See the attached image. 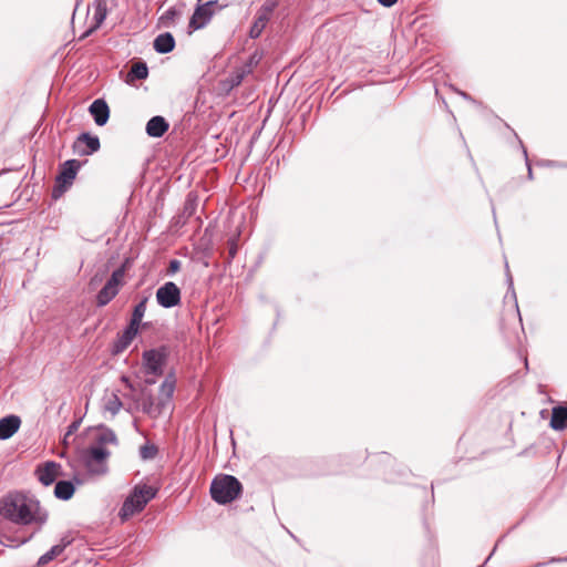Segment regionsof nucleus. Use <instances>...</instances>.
Listing matches in <instances>:
<instances>
[{"label":"nucleus","instance_id":"obj_1","mask_svg":"<svg viewBox=\"0 0 567 567\" xmlns=\"http://www.w3.org/2000/svg\"><path fill=\"white\" fill-rule=\"evenodd\" d=\"M0 514L17 525L38 524L39 528L48 520V513L40 502L25 493H9L0 501Z\"/></svg>","mask_w":567,"mask_h":567},{"label":"nucleus","instance_id":"obj_2","mask_svg":"<svg viewBox=\"0 0 567 567\" xmlns=\"http://www.w3.org/2000/svg\"><path fill=\"white\" fill-rule=\"evenodd\" d=\"M241 492L240 482L233 475L216 476L210 484L212 498L221 505L235 501Z\"/></svg>","mask_w":567,"mask_h":567},{"label":"nucleus","instance_id":"obj_3","mask_svg":"<svg viewBox=\"0 0 567 567\" xmlns=\"http://www.w3.org/2000/svg\"><path fill=\"white\" fill-rule=\"evenodd\" d=\"M157 488L148 485L135 486L133 492L125 498L120 509V517L125 520L135 513L142 512L147 503L155 498Z\"/></svg>","mask_w":567,"mask_h":567},{"label":"nucleus","instance_id":"obj_4","mask_svg":"<svg viewBox=\"0 0 567 567\" xmlns=\"http://www.w3.org/2000/svg\"><path fill=\"white\" fill-rule=\"evenodd\" d=\"M125 266L116 268L105 285L96 295V306L104 307L110 303L120 292V288L124 282Z\"/></svg>","mask_w":567,"mask_h":567},{"label":"nucleus","instance_id":"obj_5","mask_svg":"<svg viewBox=\"0 0 567 567\" xmlns=\"http://www.w3.org/2000/svg\"><path fill=\"white\" fill-rule=\"evenodd\" d=\"M169 355V350L166 346H161L155 349L145 350L142 354L143 367L146 374L159 377L163 374V367Z\"/></svg>","mask_w":567,"mask_h":567},{"label":"nucleus","instance_id":"obj_6","mask_svg":"<svg viewBox=\"0 0 567 567\" xmlns=\"http://www.w3.org/2000/svg\"><path fill=\"white\" fill-rule=\"evenodd\" d=\"M80 168L81 163L78 159H68L63 163L56 176V185L52 190L54 199L59 198L72 185Z\"/></svg>","mask_w":567,"mask_h":567},{"label":"nucleus","instance_id":"obj_7","mask_svg":"<svg viewBox=\"0 0 567 567\" xmlns=\"http://www.w3.org/2000/svg\"><path fill=\"white\" fill-rule=\"evenodd\" d=\"M110 451L101 445H91L83 453L85 466L92 473L104 474L106 472L105 461L110 456Z\"/></svg>","mask_w":567,"mask_h":567},{"label":"nucleus","instance_id":"obj_8","mask_svg":"<svg viewBox=\"0 0 567 567\" xmlns=\"http://www.w3.org/2000/svg\"><path fill=\"white\" fill-rule=\"evenodd\" d=\"M275 8V1L267 0L262 3V6L256 12L255 20L249 30V38L257 39L261 35L262 31L270 21Z\"/></svg>","mask_w":567,"mask_h":567},{"label":"nucleus","instance_id":"obj_9","mask_svg":"<svg viewBox=\"0 0 567 567\" xmlns=\"http://www.w3.org/2000/svg\"><path fill=\"white\" fill-rule=\"evenodd\" d=\"M181 298V289L173 281L165 282L156 291V301L165 309L178 306Z\"/></svg>","mask_w":567,"mask_h":567},{"label":"nucleus","instance_id":"obj_10","mask_svg":"<svg viewBox=\"0 0 567 567\" xmlns=\"http://www.w3.org/2000/svg\"><path fill=\"white\" fill-rule=\"evenodd\" d=\"M101 147L100 138L87 132L81 133L73 143V151L80 156L92 155Z\"/></svg>","mask_w":567,"mask_h":567},{"label":"nucleus","instance_id":"obj_11","mask_svg":"<svg viewBox=\"0 0 567 567\" xmlns=\"http://www.w3.org/2000/svg\"><path fill=\"white\" fill-rule=\"evenodd\" d=\"M34 474L42 485L50 486L61 475V464L48 461L43 465H38Z\"/></svg>","mask_w":567,"mask_h":567},{"label":"nucleus","instance_id":"obj_12","mask_svg":"<svg viewBox=\"0 0 567 567\" xmlns=\"http://www.w3.org/2000/svg\"><path fill=\"white\" fill-rule=\"evenodd\" d=\"M200 2L202 0H197V6L189 20L188 27L193 30H199L205 28L216 13V10H209L207 7H205V3Z\"/></svg>","mask_w":567,"mask_h":567},{"label":"nucleus","instance_id":"obj_13","mask_svg":"<svg viewBox=\"0 0 567 567\" xmlns=\"http://www.w3.org/2000/svg\"><path fill=\"white\" fill-rule=\"evenodd\" d=\"M175 391V379L173 374L165 378L159 386V399L156 403V413L162 414L169 405Z\"/></svg>","mask_w":567,"mask_h":567},{"label":"nucleus","instance_id":"obj_14","mask_svg":"<svg viewBox=\"0 0 567 567\" xmlns=\"http://www.w3.org/2000/svg\"><path fill=\"white\" fill-rule=\"evenodd\" d=\"M89 112L99 126L105 125L110 118V107L103 99L94 100L89 107Z\"/></svg>","mask_w":567,"mask_h":567},{"label":"nucleus","instance_id":"obj_15","mask_svg":"<svg viewBox=\"0 0 567 567\" xmlns=\"http://www.w3.org/2000/svg\"><path fill=\"white\" fill-rule=\"evenodd\" d=\"M140 327L128 322L122 334L118 336L117 340L113 343L112 351L115 354L123 352L133 341L138 333Z\"/></svg>","mask_w":567,"mask_h":567},{"label":"nucleus","instance_id":"obj_16","mask_svg":"<svg viewBox=\"0 0 567 567\" xmlns=\"http://www.w3.org/2000/svg\"><path fill=\"white\" fill-rule=\"evenodd\" d=\"M72 540L73 539L69 536L62 537L59 544L52 546L47 553L40 556L37 566L43 567L54 558L59 557L65 550V548L71 545Z\"/></svg>","mask_w":567,"mask_h":567},{"label":"nucleus","instance_id":"obj_17","mask_svg":"<svg viewBox=\"0 0 567 567\" xmlns=\"http://www.w3.org/2000/svg\"><path fill=\"white\" fill-rule=\"evenodd\" d=\"M21 425V419L18 415H8L0 420V440H8L13 436Z\"/></svg>","mask_w":567,"mask_h":567},{"label":"nucleus","instance_id":"obj_18","mask_svg":"<svg viewBox=\"0 0 567 567\" xmlns=\"http://www.w3.org/2000/svg\"><path fill=\"white\" fill-rule=\"evenodd\" d=\"M168 127V122L163 116L156 115L146 123V133L151 137H162Z\"/></svg>","mask_w":567,"mask_h":567},{"label":"nucleus","instance_id":"obj_19","mask_svg":"<svg viewBox=\"0 0 567 567\" xmlns=\"http://www.w3.org/2000/svg\"><path fill=\"white\" fill-rule=\"evenodd\" d=\"M153 48L161 54L172 52L175 48V39L173 34L169 32L158 34L154 40Z\"/></svg>","mask_w":567,"mask_h":567},{"label":"nucleus","instance_id":"obj_20","mask_svg":"<svg viewBox=\"0 0 567 567\" xmlns=\"http://www.w3.org/2000/svg\"><path fill=\"white\" fill-rule=\"evenodd\" d=\"M550 427L555 431L567 429V406L558 405L553 408Z\"/></svg>","mask_w":567,"mask_h":567},{"label":"nucleus","instance_id":"obj_21","mask_svg":"<svg viewBox=\"0 0 567 567\" xmlns=\"http://www.w3.org/2000/svg\"><path fill=\"white\" fill-rule=\"evenodd\" d=\"M185 4L174 6L168 8L159 18V22L165 28L173 27L176 21L183 16V9Z\"/></svg>","mask_w":567,"mask_h":567},{"label":"nucleus","instance_id":"obj_22","mask_svg":"<svg viewBox=\"0 0 567 567\" xmlns=\"http://www.w3.org/2000/svg\"><path fill=\"white\" fill-rule=\"evenodd\" d=\"M75 492V485L71 481H58L54 486V496L61 501H69Z\"/></svg>","mask_w":567,"mask_h":567},{"label":"nucleus","instance_id":"obj_23","mask_svg":"<svg viewBox=\"0 0 567 567\" xmlns=\"http://www.w3.org/2000/svg\"><path fill=\"white\" fill-rule=\"evenodd\" d=\"M107 13L106 3L104 1H96L94 4L93 24L90 28V32L96 30L104 22Z\"/></svg>","mask_w":567,"mask_h":567},{"label":"nucleus","instance_id":"obj_24","mask_svg":"<svg viewBox=\"0 0 567 567\" xmlns=\"http://www.w3.org/2000/svg\"><path fill=\"white\" fill-rule=\"evenodd\" d=\"M100 433L96 436V443L97 445L104 446L105 444H113L117 445L118 441L116 437V434L113 430L110 427H106L104 425H100Z\"/></svg>","mask_w":567,"mask_h":567},{"label":"nucleus","instance_id":"obj_25","mask_svg":"<svg viewBox=\"0 0 567 567\" xmlns=\"http://www.w3.org/2000/svg\"><path fill=\"white\" fill-rule=\"evenodd\" d=\"M148 298H150L148 296L143 297L138 301V303L134 307L133 312H132V317H131V320H130L131 323L140 327V324L142 322V319L145 316L146 305H147Z\"/></svg>","mask_w":567,"mask_h":567},{"label":"nucleus","instance_id":"obj_26","mask_svg":"<svg viewBox=\"0 0 567 567\" xmlns=\"http://www.w3.org/2000/svg\"><path fill=\"white\" fill-rule=\"evenodd\" d=\"M123 403L116 393H111L104 398V410L115 416L122 409Z\"/></svg>","mask_w":567,"mask_h":567},{"label":"nucleus","instance_id":"obj_27","mask_svg":"<svg viewBox=\"0 0 567 567\" xmlns=\"http://www.w3.org/2000/svg\"><path fill=\"white\" fill-rule=\"evenodd\" d=\"M148 76V68L145 62H136L132 65L127 78L130 81L145 80Z\"/></svg>","mask_w":567,"mask_h":567},{"label":"nucleus","instance_id":"obj_28","mask_svg":"<svg viewBox=\"0 0 567 567\" xmlns=\"http://www.w3.org/2000/svg\"><path fill=\"white\" fill-rule=\"evenodd\" d=\"M261 59H262V52L255 50L248 58V60L245 63V65L243 66V69L245 70V72L251 73L254 68H256L259 64Z\"/></svg>","mask_w":567,"mask_h":567},{"label":"nucleus","instance_id":"obj_29","mask_svg":"<svg viewBox=\"0 0 567 567\" xmlns=\"http://www.w3.org/2000/svg\"><path fill=\"white\" fill-rule=\"evenodd\" d=\"M158 453V449L154 444L146 443L140 447V456L142 460H153Z\"/></svg>","mask_w":567,"mask_h":567},{"label":"nucleus","instance_id":"obj_30","mask_svg":"<svg viewBox=\"0 0 567 567\" xmlns=\"http://www.w3.org/2000/svg\"><path fill=\"white\" fill-rule=\"evenodd\" d=\"M143 411L150 415L157 416L156 404L152 395H148L143 402Z\"/></svg>","mask_w":567,"mask_h":567},{"label":"nucleus","instance_id":"obj_31","mask_svg":"<svg viewBox=\"0 0 567 567\" xmlns=\"http://www.w3.org/2000/svg\"><path fill=\"white\" fill-rule=\"evenodd\" d=\"M247 74H249V73L245 72V70L243 68L240 70H237L234 73H231V75L229 78V82H230L231 87L238 86L243 82L244 78Z\"/></svg>","mask_w":567,"mask_h":567},{"label":"nucleus","instance_id":"obj_32","mask_svg":"<svg viewBox=\"0 0 567 567\" xmlns=\"http://www.w3.org/2000/svg\"><path fill=\"white\" fill-rule=\"evenodd\" d=\"M505 268H506V281L508 284V290L512 291L513 297L515 299V306H516V308H518L517 301H516V295H515V290H514L513 277H512V275L509 272V268H508V264L507 262L505 264Z\"/></svg>","mask_w":567,"mask_h":567},{"label":"nucleus","instance_id":"obj_33","mask_svg":"<svg viewBox=\"0 0 567 567\" xmlns=\"http://www.w3.org/2000/svg\"><path fill=\"white\" fill-rule=\"evenodd\" d=\"M182 267V262L178 259H171L168 264L167 275L172 276L176 274Z\"/></svg>","mask_w":567,"mask_h":567},{"label":"nucleus","instance_id":"obj_34","mask_svg":"<svg viewBox=\"0 0 567 567\" xmlns=\"http://www.w3.org/2000/svg\"><path fill=\"white\" fill-rule=\"evenodd\" d=\"M205 3V7H207L209 10H216V12L223 10L224 8H226L228 4L227 3H219L218 0H209L207 2H204Z\"/></svg>","mask_w":567,"mask_h":567},{"label":"nucleus","instance_id":"obj_35","mask_svg":"<svg viewBox=\"0 0 567 567\" xmlns=\"http://www.w3.org/2000/svg\"><path fill=\"white\" fill-rule=\"evenodd\" d=\"M519 144H520V147H522V151H523V154H524V157H525V162H526V165H527L528 177H529V179H532L533 178V171H532V166H530V163H529V159H528L527 150H526V147L524 146V144L522 143L520 140H519Z\"/></svg>","mask_w":567,"mask_h":567},{"label":"nucleus","instance_id":"obj_36","mask_svg":"<svg viewBox=\"0 0 567 567\" xmlns=\"http://www.w3.org/2000/svg\"><path fill=\"white\" fill-rule=\"evenodd\" d=\"M378 2L385 8H390L394 6L398 2V0H378Z\"/></svg>","mask_w":567,"mask_h":567},{"label":"nucleus","instance_id":"obj_37","mask_svg":"<svg viewBox=\"0 0 567 567\" xmlns=\"http://www.w3.org/2000/svg\"><path fill=\"white\" fill-rule=\"evenodd\" d=\"M455 92H456L458 95H461L464 100H466V101H471V102H474L473 97H472L470 94H467L466 92H464V91H460V90H456V89H455Z\"/></svg>","mask_w":567,"mask_h":567},{"label":"nucleus","instance_id":"obj_38","mask_svg":"<svg viewBox=\"0 0 567 567\" xmlns=\"http://www.w3.org/2000/svg\"><path fill=\"white\" fill-rule=\"evenodd\" d=\"M80 425V421H73L70 425H69V430H68V434H71L73 433L74 431L78 430Z\"/></svg>","mask_w":567,"mask_h":567},{"label":"nucleus","instance_id":"obj_39","mask_svg":"<svg viewBox=\"0 0 567 567\" xmlns=\"http://www.w3.org/2000/svg\"><path fill=\"white\" fill-rule=\"evenodd\" d=\"M192 209L193 207L189 205V203L187 202L186 205H185V213H187L188 215L192 214Z\"/></svg>","mask_w":567,"mask_h":567},{"label":"nucleus","instance_id":"obj_40","mask_svg":"<svg viewBox=\"0 0 567 567\" xmlns=\"http://www.w3.org/2000/svg\"><path fill=\"white\" fill-rule=\"evenodd\" d=\"M31 537H32V535H30V536H29V537H27V538H22V539H21V540L16 545V546L18 547V546H20V545H22V544L27 543Z\"/></svg>","mask_w":567,"mask_h":567},{"label":"nucleus","instance_id":"obj_41","mask_svg":"<svg viewBox=\"0 0 567 567\" xmlns=\"http://www.w3.org/2000/svg\"><path fill=\"white\" fill-rule=\"evenodd\" d=\"M235 254H236V248L235 247H230V249H229L230 257H234Z\"/></svg>","mask_w":567,"mask_h":567},{"label":"nucleus","instance_id":"obj_42","mask_svg":"<svg viewBox=\"0 0 567 567\" xmlns=\"http://www.w3.org/2000/svg\"><path fill=\"white\" fill-rule=\"evenodd\" d=\"M550 561L551 563H554V561H567V557L566 558H553Z\"/></svg>","mask_w":567,"mask_h":567},{"label":"nucleus","instance_id":"obj_43","mask_svg":"<svg viewBox=\"0 0 567 567\" xmlns=\"http://www.w3.org/2000/svg\"><path fill=\"white\" fill-rule=\"evenodd\" d=\"M122 380H123L124 382H128V379H127L126 377H123V378H122Z\"/></svg>","mask_w":567,"mask_h":567}]
</instances>
